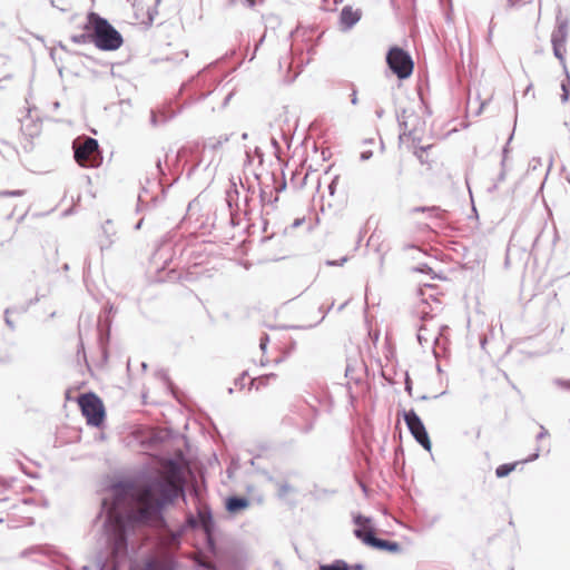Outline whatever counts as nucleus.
<instances>
[{
    "label": "nucleus",
    "instance_id": "obj_1",
    "mask_svg": "<svg viewBox=\"0 0 570 570\" xmlns=\"http://www.w3.org/2000/svg\"><path fill=\"white\" fill-rule=\"evenodd\" d=\"M181 491L179 466L169 461L164 475L149 482L130 485L126 493L131 499L129 518L136 522H148L156 518L163 507L176 499Z\"/></svg>",
    "mask_w": 570,
    "mask_h": 570
},
{
    "label": "nucleus",
    "instance_id": "obj_2",
    "mask_svg": "<svg viewBox=\"0 0 570 570\" xmlns=\"http://www.w3.org/2000/svg\"><path fill=\"white\" fill-rule=\"evenodd\" d=\"M86 33L81 36L92 42L98 49L114 51L121 47L124 40L121 35L105 19L96 12L87 16V22L83 27Z\"/></svg>",
    "mask_w": 570,
    "mask_h": 570
},
{
    "label": "nucleus",
    "instance_id": "obj_3",
    "mask_svg": "<svg viewBox=\"0 0 570 570\" xmlns=\"http://www.w3.org/2000/svg\"><path fill=\"white\" fill-rule=\"evenodd\" d=\"M73 151L76 163L83 168H97L102 163V156L99 150L98 141L91 137L83 140L73 141Z\"/></svg>",
    "mask_w": 570,
    "mask_h": 570
},
{
    "label": "nucleus",
    "instance_id": "obj_4",
    "mask_svg": "<svg viewBox=\"0 0 570 570\" xmlns=\"http://www.w3.org/2000/svg\"><path fill=\"white\" fill-rule=\"evenodd\" d=\"M82 415L87 423L94 426H100L105 420V406L101 400L94 393H86L78 397Z\"/></svg>",
    "mask_w": 570,
    "mask_h": 570
},
{
    "label": "nucleus",
    "instance_id": "obj_5",
    "mask_svg": "<svg viewBox=\"0 0 570 570\" xmlns=\"http://www.w3.org/2000/svg\"><path fill=\"white\" fill-rule=\"evenodd\" d=\"M386 62L391 70L400 78L405 79L412 75L413 61L410 55L399 47L390 49Z\"/></svg>",
    "mask_w": 570,
    "mask_h": 570
},
{
    "label": "nucleus",
    "instance_id": "obj_6",
    "mask_svg": "<svg viewBox=\"0 0 570 570\" xmlns=\"http://www.w3.org/2000/svg\"><path fill=\"white\" fill-rule=\"evenodd\" d=\"M404 420L415 441L425 450L431 451L432 444L429 434L419 415L411 410L409 412H404Z\"/></svg>",
    "mask_w": 570,
    "mask_h": 570
},
{
    "label": "nucleus",
    "instance_id": "obj_7",
    "mask_svg": "<svg viewBox=\"0 0 570 570\" xmlns=\"http://www.w3.org/2000/svg\"><path fill=\"white\" fill-rule=\"evenodd\" d=\"M362 18V10L353 8L352 6H345L340 16L341 24L344 29H351Z\"/></svg>",
    "mask_w": 570,
    "mask_h": 570
},
{
    "label": "nucleus",
    "instance_id": "obj_8",
    "mask_svg": "<svg viewBox=\"0 0 570 570\" xmlns=\"http://www.w3.org/2000/svg\"><path fill=\"white\" fill-rule=\"evenodd\" d=\"M551 42H552L554 56L561 62H564L567 32L563 29H559L558 31L553 32Z\"/></svg>",
    "mask_w": 570,
    "mask_h": 570
},
{
    "label": "nucleus",
    "instance_id": "obj_9",
    "mask_svg": "<svg viewBox=\"0 0 570 570\" xmlns=\"http://www.w3.org/2000/svg\"><path fill=\"white\" fill-rule=\"evenodd\" d=\"M414 155L422 165L428 167V169H432L434 165H438L439 157L433 153L432 145L415 149Z\"/></svg>",
    "mask_w": 570,
    "mask_h": 570
},
{
    "label": "nucleus",
    "instance_id": "obj_10",
    "mask_svg": "<svg viewBox=\"0 0 570 570\" xmlns=\"http://www.w3.org/2000/svg\"><path fill=\"white\" fill-rule=\"evenodd\" d=\"M357 528L354 530L355 535L367 544L366 537H374L372 528L368 525V520L363 517L355 519Z\"/></svg>",
    "mask_w": 570,
    "mask_h": 570
},
{
    "label": "nucleus",
    "instance_id": "obj_11",
    "mask_svg": "<svg viewBox=\"0 0 570 570\" xmlns=\"http://www.w3.org/2000/svg\"><path fill=\"white\" fill-rule=\"evenodd\" d=\"M367 544L379 549V550H387L390 552H397L400 550V544L397 542H392L383 539H377L374 537H366Z\"/></svg>",
    "mask_w": 570,
    "mask_h": 570
},
{
    "label": "nucleus",
    "instance_id": "obj_12",
    "mask_svg": "<svg viewBox=\"0 0 570 570\" xmlns=\"http://www.w3.org/2000/svg\"><path fill=\"white\" fill-rule=\"evenodd\" d=\"M249 505V501L245 498L230 497L227 499L226 509L230 513H237Z\"/></svg>",
    "mask_w": 570,
    "mask_h": 570
},
{
    "label": "nucleus",
    "instance_id": "obj_13",
    "mask_svg": "<svg viewBox=\"0 0 570 570\" xmlns=\"http://www.w3.org/2000/svg\"><path fill=\"white\" fill-rule=\"evenodd\" d=\"M525 462H527V460L501 464L495 469V475H497V478H500V479L505 478Z\"/></svg>",
    "mask_w": 570,
    "mask_h": 570
},
{
    "label": "nucleus",
    "instance_id": "obj_14",
    "mask_svg": "<svg viewBox=\"0 0 570 570\" xmlns=\"http://www.w3.org/2000/svg\"><path fill=\"white\" fill-rule=\"evenodd\" d=\"M271 380H276L275 374L262 375L256 379H250V389H255L259 391L262 387L266 386Z\"/></svg>",
    "mask_w": 570,
    "mask_h": 570
},
{
    "label": "nucleus",
    "instance_id": "obj_15",
    "mask_svg": "<svg viewBox=\"0 0 570 570\" xmlns=\"http://www.w3.org/2000/svg\"><path fill=\"white\" fill-rule=\"evenodd\" d=\"M318 570H350V568L344 561H336L332 564L321 566Z\"/></svg>",
    "mask_w": 570,
    "mask_h": 570
},
{
    "label": "nucleus",
    "instance_id": "obj_16",
    "mask_svg": "<svg viewBox=\"0 0 570 570\" xmlns=\"http://www.w3.org/2000/svg\"><path fill=\"white\" fill-rule=\"evenodd\" d=\"M413 212L415 213H419V212H430L433 214V216L438 217V218H441L442 217V210L439 208V207H429V208H424V207H416L413 209Z\"/></svg>",
    "mask_w": 570,
    "mask_h": 570
},
{
    "label": "nucleus",
    "instance_id": "obj_17",
    "mask_svg": "<svg viewBox=\"0 0 570 570\" xmlns=\"http://www.w3.org/2000/svg\"><path fill=\"white\" fill-rule=\"evenodd\" d=\"M561 89H562V100H567L568 98V95L570 92V78H566L562 82H561Z\"/></svg>",
    "mask_w": 570,
    "mask_h": 570
},
{
    "label": "nucleus",
    "instance_id": "obj_18",
    "mask_svg": "<svg viewBox=\"0 0 570 570\" xmlns=\"http://www.w3.org/2000/svg\"><path fill=\"white\" fill-rule=\"evenodd\" d=\"M112 515L116 520V523L120 530V533H119V538H120V541H124L125 540V537H124V533H122V521H121V518L116 513V509L114 510L112 512Z\"/></svg>",
    "mask_w": 570,
    "mask_h": 570
},
{
    "label": "nucleus",
    "instance_id": "obj_19",
    "mask_svg": "<svg viewBox=\"0 0 570 570\" xmlns=\"http://www.w3.org/2000/svg\"><path fill=\"white\" fill-rule=\"evenodd\" d=\"M146 570H166V569L156 562H149L146 566Z\"/></svg>",
    "mask_w": 570,
    "mask_h": 570
},
{
    "label": "nucleus",
    "instance_id": "obj_20",
    "mask_svg": "<svg viewBox=\"0 0 570 570\" xmlns=\"http://www.w3.org/2000/svg\"><path fill=\"white\" fill-rule=\"evenodd\" d=\"M422 308L420 309V313L422 314V318L425 320L426 316L430 315V312L426 311V303L422 299L421 302Z\"/></svg>",
    "mask_w": 570,
    "mask_h": 570
},
{
    "label": "nucleus",
    "instance_id": "obj_21",
    "mask_svg": "<svg viewBox=\"0 0 570 570\" xmlns=\"http://www.w3.org/2000/svg\"><path fill=\"white\" fill-rule=\"evenodd\" d=\"M6 195H9V196H21L23 194V191L21 190H14V191H7L4 193Z\"/></svg>",
    "mask_w": 570,
    "mask_h": 570
},
{
    "label": "nucleus",
    "instance_id": "obj_22",
    "mask_svg": "<svg viewBox=\"0 0 570 570\" xmlns=\"http://www.w3.org/2000/svg\"><path fill=\"white\" fill-rule=\"evenodd\" d=\"M249 7H255L258 2H262L263 0H246Z\"/></svg>",
    "mask_w": 570,
    "mask_h": 570
},
{
    "label": "nucleus",
    "instance_id": "obj_23",
    "mask_svg": "<svg viewBox=\"0 0 570 570\" xmlns=\"http://www.w3.org/2000/svg\"><path fill=\"white\" fill-rule=\"evenodd\" d=\"M424 330V325L420 326L419 332H422Z\"/></svg>",
    "mask_w": 570,
    "mask_h": 570
},
{
    "label": "nucleus",
    "instance_id": "obj_24",
    "mask_svg": "<svg viewBox=\"0 0 570 570\" xmlns=\"http://www.w3.org/2000/svg\"><path fill=\"white\" fill-rule=\"evenodd\" d=\"M266 345V342H262L261 346L264 347Z\"/></svg>",
    "mask_w": 570,
    "mask_h": 570
},
{
    "label": "nucleus",
    "instance_id": "obj_25",
    "mask_svg": "<svg viewBox=\"0 0 570 570\" xmlns=\"http://www.w3.org/2000/svg\"><path fill=\"white\" fill-rule=\"evenodd\" d=\"M266 345V342H262L261 346L264 347Z\"/></svg>",
    "mask_w": 570,
    "mask_h": 570
}]
</instances>
